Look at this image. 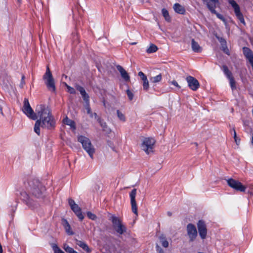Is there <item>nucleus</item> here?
<instances>
[{"instance_id": "16", "label": "nucleus", "mask_w": 253, "mask_h": 253, "mask_svg": "<svg viewBox=\"0 0 253 253\" xmlns=\"http://www.w3.org/2000/svg\"><path fill=\"white\" fill-rule=\"evenodd\" d=\"M199 235L202 239L206 238L207 233L206 225L203 220H199L197 223Z\"/></svg>"}, {"instance_id": "49", "label": "nucleus", "mask_w": 253, "mask_h": 253, "mask_svg": "<svg viewBox=\"0 0 253 253\" xmlns=\"http://www.w3.org/2000/svg\"><path fill=\"white\" fill-rule=\"evenodd\" d=\"M136 44V42L132 43V44Z\"/></svg>"}, {"instance_id": "14", "label": "nucleus", "mask_w": 253, "mask_h": 253, "mask_svg": "<svg viewBox=\"0 0 253 253\" xmlns=\"http://www.w3.org/2000/svg\"><path fill=\"white\" fill-rule=\"evenodd\" d=\"M136 195V189H132L131 190V191L130 192V193H129L132 211L136 215V216H137L138 215L137 207L136 202L135 201Z\"/></svg>"}, {"instance_id": "45", "label": "nucleus", "mask_w": 253, "mask_h": 253, "mask_svg": "<svg viewBox=\"0 0 253 253\" xmlns=\"http://www.w3.org/2000/svg\"><path fill=\"white\" fill-rule=\"evenodd\" d=\"M251 143L253 145V136H252V140H251Z\"/></svg>"}, {"instance_id": "44", "label": "nucleus", "mask_w": 253, "mask_h": 253, "mask_svg": "<svg viewBox=\"0 0 253 253\" xmlns=\"http://www.w3.org/2000/svg\"><path fill=\"white\" fill-rule=\"evenodd\" d=\"M90 116V118H93L94 117L95 119L97 120V118H98L99 117H98L97 114L96 113H91V114H90L89 115Z\"/></svg>"}, {"instance_id": "25", "label": "nucleus", "mask_w": 253, "mask_h": 253, "mask_svg": "<svg viewBox=\"0 0 253 253\" xmlns=\"http://www.w3.org/2000/svg\"><path fill=\"white\" fill-rule=\"evenodd\" d=\"M162 79V75L160 74L155 77H151L150 80L151 83H157L161 81Z\"/></svg>"}, {"instance_id": "36", "label": "nucleus", "mask_w": 253, "mask_h": 253, "mask_svg": "<svg viewBox=\"0 0 253 253\" xmlns=\"http://www.w3.org/2000/svg\"><path fill=\"white\" fill-rule=\"evenodd\" d=\"M127 95L130 100H132L133 98V93L129 89L126 90Z\"/></svg>"}, {"instance_id": "31", "label": "nucleus", "mask_w": 253, "mask_h": 253, "mask_svg": "<svg viewBox=\"0 0 253 253\" xmlns=\"http://www.w3.org/2000/svg\"><path fill=\"white\" fill-rule=\"evenodd\" d=\"M117 114L119 119L123 122L126 121V118L124 114L121 112L119 110L117 111Z\"/></svg>"}, {"instance_id": "35", "label": "nucleus", "mask_w": 253, "mask_h": 253, "mask_svg": "<svg viewBox=\"0 0 253 253\" xmlns=\"http://www.w3.org/2000/svg\"><path fill=\"white\" fill-rule=\"evenodd\" d=\"M169 84H171L172 85H173L174 86H176L178 89L180 88V86L177 83V82L175 80H173V81H169Z\"/></svg>"}, {"instance_id": "27", "label": "nucleus", "mask_w": 253, "mask_h": 253, "mask_svg": "<svg viewBox=\"0 0 253 253\" xmlns=\"http://www.w3.org/2000/svg\"><path fill=\"white\" fill-rule=\"evenodd\" d=\"M229 80L230 85L232 91L236 89V82L233 77L228 79Z\"/></svg>"}, {"instance_id": "12", "label": "nucleus", "mask_w": 253, "mask_h": 253, "mask_svg": "<svg viewBox=\"0 0 253 253\" xmlns=\"http://www.w3.org/2000/svg\"><path fill=\"white\" fill-rule=\"evenodd\" d=\"M0 85L4 89H7L10 85L9 78L5 71H0Z\"/></svg>"}, {"instance_id": "5", "label": "nucleus", "mask_w": 253, "mask_h": 253, "mask_svg": "<svg viewBox=\"0 0 253 253\" xmlns=\"http://www.w3.org/2000/svg\"><path fill=\"white\" fill-rule=\"evenodd\" d=\"M110 219L112 222L114 229L118 234L122 235L126 231V226L123 224L119 217L112 215Z\"/></svg>"}, {"instance_id": "9", "label": "nucleus", "mask_w": 253, "mask_h": 253, "mask_svg": "<svg viewBox=\"0 0 253 253\" xmlns=\"http://www.w3.org/2000/svg\"><path fill=\"white\" fill-rule=\"evenodd\" d=\"M229 3L233 8L235 14L241 23L245 24V21L242 13L240 11V8L239 5L234 0H228Z\"/></svg>"}, {"instance_id": "29", "label": "nucleus", "mask_w": 253, "mask_h": 253, "mask_svg": "<svg viewBox=\"0 0 253 253\" xmlns=\"http://www.w3.org/2000/svg\"><path fill=\"white\" fill-rule=\"evenodd\" d=\"M162 12L166 20L169 21L170 18L169 17L168 11L166 9L163 8L162 10Z\"/></svg>"}, {"instance_id": "20", "label": "nucleus", "mask_w": 253, "mask_h": 253, "mask_svg": "<svg viewBox=\"0 0 253 253\" xmlns=\"http://www.w3.org/2000/svg\"><path fill=\"white\" fill-rule=\"evenodd\" d=\"M62 224L64 226V228L66 231V232L69 235H73L74 234L73 232L71 230V226L68 223V221L65 219H63L62 220Z\"/></svg>"}, {"instance_id": "43", "label": "nucleus", "mask_w": 253, "mask_h": 253, "mask_svg": "<svg viewBox=\"0 0 253 253\" xmlns=\"http://www.w3.org/2000/svg\"><path fill=\"white\" fill-rule=\"evenodd\" d=\"M97 121L98 122V123L100 124L101 126L103 127H105L106 126V124L105 123H102V120L100 118H97Z\"/></svg>"}, {"instance_id": "11", "label": "nucleus", "mask_w": 253, "mask_h": 253, "mask_svg": "<svg viewBox=\"0 0 253 253\" xmlns=\"http://www.w3.org/2000/svg\"><path fill=\"white\" fill-rule=\"evenodd\" d=\"M68 203L72 210L74 212V213L78 216L79 219L80 220H82L84 219V216L81 211V209L79 207V206L77 204L75 203V201L72 199H69Z\"/></svg>"}, {"instance_id": "33", "label": "nucleus", "mask_w": 253, "mask_h": 253, "mask_svg": "<svg viewBox=\"0 0 253 253\" xmlns=\"http://www.w3.org/2000/svg\"><path fill=\"white\" fill-rule=\"evenodd\" d=\"M66 86L68 89V92H69L71 94H75L76 93V90L73 87L67 85V84H66Z\"/></svg>"}, {"instance_id": "19", "label": "nucleus", "mask_w": 253, "mask_h": 253, "mask_svg": "<svg viewBox=\"0 0 253 253\" xmlns=\"http://www.w3.org/2000/svg\"><path fill=\"white\" fill-rule=\"evenodd\" d=\"M76 244L85 251L87 253H90L91 252V249L88 245L84 241L76 240Z\"/></svg>"}, {"instance_id": "46", "label": "nucleus", "mask_w": 253, "mask_h": 253, "mask_svg": "<svg viewBox=\"0 0 253 253\" xmlns=\"http://www.w3.org/2000/svg\"><path fill=\"white\" fill-rule=\"evenodd\" d=\"M168 215L170 216L171 215V213L169 211V212H168Z\"/></svg>"}, {"instance_id": "26", "label": "nucleus", "mask_w": 253, "mask_h": 253, "mask_svg": "<svg viewBox=\"0 0 253 253\" xmlns=\"http://www.w3.org/2000/svg\"><path fill=\"white\" fill-rule=\"evenodd\" d=\"M159 238H160L161 243L162 244V245L164 248H168L169 247V242L167 241L165 237H164V236L162 235V236H161Z\"/></svg>"}, {"instance_id": "39", "label": "nucleus", "mask_w": 253, "mask_h": 253, "mask_svg": "<svg viewBox=\"0 0 253 253\" xmlns=\"http://www.w3.org/2000/svg\"><path fill=\"white\" fill-rule=\"evenodd\" d=\"M230 133L231 134H233L234 140L235 142H237V134L234 128L230 129Z\"/></svg>"}, {"instance_id": "24", "label": "nucleus", "mask_w": 253, "mask_h": 253, "mask_svg": "<svg viewBox=\"0 0 253 253\" xmlns=\"http://www.w3.org/2000/svg\"><path fill=\"white\" fill-rule=\"evenodd\" d=\"M222 70L228 79L233 77L232 73L229 71L227 66L223 65L222 67Z\"/></svg>"}, {"instance_id": "37", "label": "nucleus", "mask_w": 253, "mask_h": 253, "mask_svg": "<svg viewBox=\"0 0 253 253\" xmlns=\"http://www.w3.org/2000/svg\"><path fill=\"white\" fill-rule=\"evenodd\" d=\"M25 76L24 75H22V78H21V82H20V84H19V86L21 88H23L25 84Z\"/></svg>"}, {"instance_id": "48", "label": "nucleus", "mask_w": 253, "mask_h": 253, "mask_svg": "<svg viewBox=\"0 0 253 253\" xmlns=\"http://www.w3.org/2000/svg\"><path fill=\"white\" fill-rule=\"evenodd\" d=\"M239 142V141H238L237 140V142H236V143L238 144Z\"/></svg>"}, {"instance_id": "38", "label": "nucleus", "mask_w": 253, "mask_h": 253, "mask_svg": "<svg viewBox=\"0 0 253 253\" xmlns=\"http://www.w3.org/2000/svg\"><path fill=\"white\" fill-rule=\"evenodd\" d=\"M138 76L140 77L142 81H143L146 79H147L146 76L141 71L138 73Z\"/></svg>"}, {"instance_id": "47", "label": "nucleus", "mask_w": 253, "mask_h": 253, "mask_svg": "<svg viewBox=\"0 0 253 253\" xmlns=\"http://www.w3.org/2000/svg\"><path fill=\"white\" fill-rule=\"evenodd\" d=\"M17 1H18L19 3H21V0H17Z\"/></svg>"}, {"instance_id": "2", "label": "nucleus", "mask_w": 253, "mask_h": 253, "mask_svg": "<svg viewBox=\"0 0 253 253\" xmlns=\"http://www.w3.org/2000/svg\"><path fill=\"white\" fill-rule=\"evenodd\" d=\"M36 111L40 118L35 123L34 131L38 135L40 134V126L48 129L55 127V121L48 107L40 105Z\"/></svg>"}, {"instance_id": "13", "label": "nucleus", "mask_w": 253, "mask_h": 253, "mask_svg": "<svg viewBox=\"0 0 253 253\" xmlns=\"http://www.w3.org/2000/svg\"><path fill=\"white\" fill-rule=\"evenodd\" d=\"M187 231L189 238V241H194L197 236V231L196 227L193 224L189 223L187 225Z\"/></svg>"}, {"instance_id": "4", "label": "nucleus", "mask_w": 253, "mask_h": 253, "mask_svg": "<svg viewBox=\"0 0 253 253\" xmlns=\"http://www.w3.org/2000/svg\"><path fill=\"white\" fill-rule=\"evenodd\" d=\"M43 80L48 89L51 92H55V82L48 66L46 67V72L43 76Z\"/></svg>"}, {"instance_id": "28", "label": "nucleus", "mask_w": 253, "mask_h": 253, "mask_svg": "<svg viewBox=\"0 0 253 253\" xmlns=\"http://www.w3.org/2000/svg\"><path fill=\"white\" fill-rule=\"evenodd\" d=\"M158 49L156 45L154 44H151L149 47L147 49V52L149 53H154Z\"/></svg>"}, {"instance_id": "34", "label": "nucleus", "mask_w": 253, "mask_h": 253, "mask_svg": "<svg viewBox=\"0 0 253 253\" xmlns=\"http://www.w3.org/2000/svg\"><path fill=\"white\" fill-rule=\"evenodd\" d=\"M87 217L92 220H95L96 218V216L90 211H88L86 213Z\"/></svg>"}, {"instance_id": "50", "label": "nucleus", "mask_w": 253, "mask_h": 253, "mask_svg": "<svg viewBox=\"0 0 253 253\" xmlns=\"http://www.w3.org/2000/svg\"><path fill=\"white\" fill-rule=\"evenodd\" d=\"M203 0L204 1H205V0Z\"/></svg>"}, {"instance_id": "7", "label": "nucleus", "mask_w": 253, "mask_h": 253, "mask_svg": "<svg viewBox=\"0 0 253 253\" xmlns=\"http://www.w3.org/2000/svg\"><path fill=\"white\" fill-rule=\"evenodd\" d=\"M23 113L30 119L36 120L38 118L37 114L34 113L33 110L30 106L28 99L25 98L23 102V106L22 108Z\"/></svg>"}, {"instance_id": "15", "label": "nucleus", "mask_w": 253, "mask_h": 253, "mask_svg": "<svg viewBox=\"0 0 253 253\" xmlns=\"http://www.w3.org/2000/svg\"><path fill=\"white\" fill-rule=\"evenodd\" d=\"M186 81L188 83V86L192 90H197L200 86L198 81L192 76H188L186 78Z\"/></svg>"}, {"instance_id": "42", "label": "nucleus", "mask_w": 253, "mask_h": 253, "mask_svg": "<svg viewBox=\"0 0 253 253\" xmlns=\"http://www.w3.org/2000/svg\"><path fill=\"white\" fill-rule=\"evenodd\" d=\"M86 111H87V113L89 115H90V114H91L92 113V111H91V110L90 108V106H89V103L88 104H86Z\"/></svg>"}, {"instance_id": "40", "label": "nucleus", "mask_w": 253, "mask_h": 253, "mask_svg": "<svg viewBox=\"0 0 253 253\" xmlns=\"http://www.w3.org/2000/svg\"><path fill=\"white\" fill-rule=\"evenodd\" d=\"M156 251L158 253H165L163 249L161 248L158 244L156 245Z\"/></svg>"}, {"instance_id": "3", "label": "nucleus", "mask_w": 253, "mask_h": 253, "mask_svg": "<svg viewBox=\"0 0 253 253\" xmlns=\"http://www.w3.org/2000/svg\"><path fill=\"white\" fill-rule=\"evenodd\" d=\"M78 141L82 145L83 149L86 152L89 157L92 159L95 153V149L92 145L90 139L83 135L78 137Z\"/></svg>"}, {"instance_id": "23", "label": "nucleus", "mask_w": 253, "mask_h": 253, "mask_svg": "<svg viewBox=\"0 0 253 253\" xmlns=\"http://www.w3.org/2000/svg\"><path fill=\"white\" fill-rule=\"evenodd\" d=\"M63 122L65 124L69 126L71 128L73 129H76V125L75 122L71 119H69L67 117L63 119Z\"/></svg>"}, {"instance_id": "32", "label": "nucleus", "mask_w": 253, "mask_h": 253, "mask_svg": "<svg viewBox=\"0 0 253 253\" xmlns=\"http://www.w3.org/2000/svg\"><path fill=\"white\" fill-rule=\"evenodd\" d=\"M53 250L54 253H65L56 245L53 246Z\"/></svg>"}, {"instance_id": "6", "label": "nucleus", "mask_w": 253, "mask_h": 253, "mask_svg": "<svg viewBox=\"0 0 253 253\" xmlns=\"http://www.w3.org/2000/svg\"><path fill=\"white\" fill-rule=\"evenodd\" d=\"M155 142V140L153 138H145L141 144V149L145 151L147 154H149L150 153L153 152Z\"/></svg>"}, {"instance_id": "1", "label": "nucleus", "mask_w": 253, "mask_h": 253, "mask_svg": "<svg viewBox=\"0 0 253 253\" xmlns=\"http://www.w3.org/2000/svg\"><path fill=\"white\" fill-rule=\"evenodd\" d=\"M25 189L20 192V199L30 209L34 210L39 205L36 199L42 198L44 196L45 188L43 185L36 178L29 179L24 182Z\"/></svg>"}, {"instance_id": "21", "label": "nucleus", "mask_w": 253, "mask_h": 253, "mask_svg": "<svg viewBox=\"0 0 253 253\" xmlns=\"http://www.w3.org/2000/svg\"><path fill=\"white\" fill-rule=\"evenodd\" d=\"M191 46L193 51L195 52H201L202 51V47L194 39L192 40Z\"/></svg>"}, {"instance_id": "17", "label": "nucleus", "mask_w": 253, "mask_h": 253, "mask_svg": "<svg viewBox=\"0 0 253 253\" xmlns=\"http://www.w3.org/2000/svg\"><path fill=\"white\" fill-rule=\"evenodd\" d=\"M77 89L80 91L84 100L86 104H88L89 103V97L87 93H86L84 88L81 86L77 85Z\"/></svg>"}, {"instance_id": "10", "label": "nucleus", "mask_w": 253, "mask_h": 253, "mask_svg": "<svg viewBox=\"0 0 253 253\" xmlns=\"http://www.w3.org/2000/svg\"><path fill=\"white\" fill-rule=\"evenodd\" d=\"M210 2H207V5L209 9L210 10V11L216 15L217 17L219 18V19L221 20L223 22H225L226 20L224 16L221 15V14H219L217 13L215 10V8L216 7V4L218 2V0H210Z\"/></svg>"}, {"instance_id": "30", "label": "nucleus", "mask_w": 253, "mask_h": 253, "mask_svg": "<svg viewBox=\"0 0 253 253\" xmlns=\"http://www.w3.org/2000/svg\"><path fill=\"white\" fill-rule=\"evenodd\" d=\"M143 81V88L145 90H148L149 87V82L147 79L142 81Z\"/></svg>"}, {"instance_id": "22", "label": "nucleus", "mask_w": 253, "mask_h": 253, "mask_svg": "<svg viewBox=\"0 0 253 253\" xmlns=\"http://www.w3.org/2000/svg\"><path fill=\"white\" fill-rule=\"evenodd\" d=\"M173 9L176 13L179 14H183L185 12L184 8L179 3H175L173 5Z\"/></svg>"}, {"instance_id": "8", "label": "nucleus", "mask_w": 253, "mask_h": 253, "mask_svg": "<svg viewBox=\"0 0 253 253\" xmlns=\"http://www.w3.org/2000/svg\"><path fill=\"white\" fill-rule=\"evenodd\" d=\"M228 185L234 190L240 191L245 192L246 187L243 185L241 182L233 178H229L226 180Z\"/></svg>"}, {"instance_id": "41", "label": "nucleus", "mask_w": 253, "mask_h": 253, "mask_svg": "<svg viewBox=\"0 0 253 253\" xmlns=\"http://www.w3.org/2000/svg\"><path fill=\"white\" fill-rule=\"evenodd\" d=\"M4 104V102L3 100L0 99V113L3 115V113L2 112V105Z\"/></svg>"}, {"instance_id": "18", "label": "nucleus", "mask_w": 253, "mask_h": 253, "mask_svg": "<svg viewBox=\"0 0 253 253\" xmlns=\"http://www.w3.org/2000/svg\"><path fill=\"white\" fill-rule=\"evenodd\" d=\"M116 67L117 70L120 73L122 78H123V79L126 82L129 81V76L123 67L120 65H117Z\"/></svg>"}]
</instances>
